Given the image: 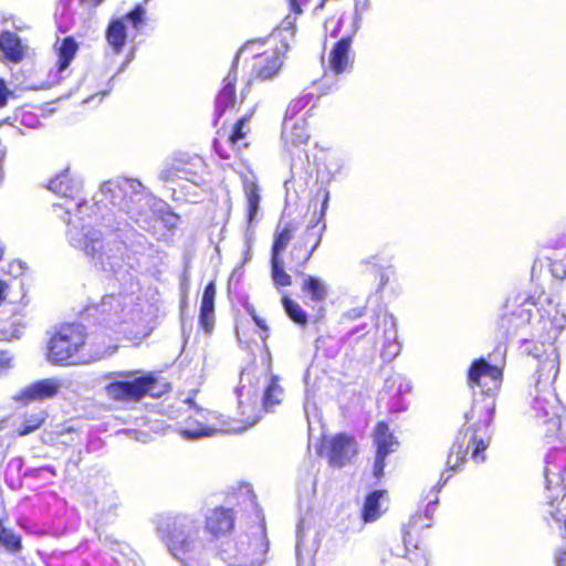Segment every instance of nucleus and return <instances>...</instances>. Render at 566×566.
Masks as SVG:
<instances>
[{
  "label": "nucleus",
  "mask_w": 566,
  "mask_h": 566,
  "mask_svg": "<svg viewBox=\"0 0 566 566\" xmlns=\"http://www.w3.org/2000/svg\"><path fill=\"white\" fill-rule=\"evenodd\" d=\"M293 229L289 227L284 228L275 238L273 247H272V256L271 258H281L280 254L285 250L289 242L292 239Z\"/></svg>",
  "instance_id": "nucleus-38"
},
{
  "label": "nucleus",
  "mask_w": 566,
  "mask_h": 566,
  "mask_svg": "<svg viewBox=\"0 0 566 566\" xmlns=\"http://www.w3.org/2000/svg\"><path fill=\"white\" fill-rule=\"evenodd\" d=\"M3 248L0 245V260L3 258Z\"/></svg>",
  "instance_id": "nucleus-54"
},
{
  "label": "nucleus",
  "mask_w": 566,
  "mask_h": 566,
  "mask_svg": "<svg viewBox=\"0 0 566 566\" xmlns=\"http://www.w3.org/2000/svg\"><path fill=\"white\" fill-rule=\"evenodd\" d=\"M13 356L7 350H0V374L7 371L12 367L11 361Z\"/></svg>",
  "instance_id": "nucleus-42"
},
{
  "label": "nucleus",
  "mask_w": 566,
  "mask_h": 566,
  "mask_svg": "<svg viewBox=\"0 0 566 566\" xmlns=\"http://www.w3.org/2000/svg\"><path fill=\"white\" fill-rule=\"evenodd\" d=\"M296 557H297V566H313L311 556H308L307 558H304L302 556L300 539L297 541V544H296Z\"/></svg>",
  "instance_id": "nucleus-44"
},
{
  "label": "nucleus",
  "mask_w": 566,
  "mask_h": 566,
  "mask_svg": "<svg viewBox=\"0 0 566 566\" xmlns=\"http://www.w3.org/2000/svg\"><path fill=\"white\" fill-rule=\"evenodd\" d=\"M254 376L250 371L241 375L240 386L237 389L239 412L241 419L229 422L219 419L216 412L199 409L191 399L185 402L195 408L196 418L189 417L185 424L179 428V433L187 440H196L202 437L212 436L216 432L241 433L249 427L254 426L261 418L259 407V389L253 382Z\"/></svg>",
  "instance_id": "nucleus-4"
},
{
  "label": "nucleus",
  "mask_w": 566,
  "mask_h": 566,
  "mask_svg": "<svg viewBox=\"0 0 566 566\" xmlns=\"http://www.w3.org/2000/svg\"><path fill=\"white\" fill-rule=\"evenodd\" d=\"M271 277L275 287H286L292 284V277L283 266L281 258H271Z\"/></svg>",
  "instance_id": "nucleus-33"
},
{
  "label": "nucleus",
  "mask_w": 566,
  "mask_h": 566,
  "mask_svg": "<svg viewBox=\"0 0 566 566\" xmlns=\"http://www.w3.org/2000/svg\"><path fill=\"white\" fill-rule=\"evenodd\" d=\"M313 234V245L308 247V242H296L290 253L291 260L295 266L302 268L311 259L313 252L317 249L322 240V228L314 229L311 232Z\"/></svg>",
  "instance_id": "nucleus-26"
},
{
  "label": "nucleus",
  "mask_w": 566,
  "mask_h": 566,
  "mask_svg": "<svg viewBox=\"0 0 566 566\" xmlns=\"http://www.w3.org/2000/svg\"><path fill=\"white\" fill-rule=\"evenodd\" d=\"M45 417L46 415L43 411L25 416L17 429L18 434L22 437L35 431L44 422Z\"/></svg>",
  "instance_id": "nucleus-35"
},
{
  "label": "nucleus",
  "mask_w": 566,
  "mask_h": 566,
  "mask_svg": "<svg viewBox=\"0 0 566 566\" xmlns=\"http://www.w3.org/2000/svg\"><path fill=\"white\" fill-rule=\"evenodd\" d=\"M282 304H283L284 311L286 312V314L293 322H295L300 325L306 324V322H307L306 313L302 310V307L296 302L291 300L289 296L284 295L282 297Z\"/></svg>",
  "instance_id": "nucleus-36"
},
{
  "label": "nucleus",
  "mask_w": 566,
  "mask_h": 566,
  "mask_svg": "<svg viewBox=\"0 0 566 566\" xmlns=\"http://www.w3.org/2000/svg\"><path fill=\"white\" fill-rule=\"evenodd\" d=\"M363 328H364V326L356 327V328H354V329H353V332H352V333H353V334H354V333H358V332H359V331H361Z\"/></svg>",
  "instance_id": "nucleus-53"
},
{
  "label": "nucleus",
  "mask_w": 566,
  "mask_h": 566,
  "mask_svg": "<svg viewBox=\"0 0 566 566\" xmlns=\"http://www.w3.org/2000/svg\"><path fill=\"white\" fill-rule=\"evenodd\" d=\"M494 413V405L492 399H486L484 402H475L471 406L470 410L464 415V424L460 430L455 442L452 444L447 458V472H442L441 479L438 482L439 488H442L453 472H457L472 449V460L476 463L485 461L484 451L490 444L492 429L491 423Z\"/></svg>",
  "instance_id": "nucleus-5"
},
{
  "label": "nucleus",
  "mask_w": 566,
  "mask_h": 566,
  "mask_svg": "<svg viewBox=\"0 0 566 566\" xmlns=\"http://www.w3.org/2000/svg\"><path fill=\"white\" fill-rule=\"evenodd\" d=\"M64 387H66V379L55 377L44 378L25 386L14 399L25 403L44 401L57 396Z\"/></svg>",
  "instance_id": "nucleus-16"
},
{
  "label": "nucleus",
  "mask_w": 566,
  "mask_h": 566,
  "mask_svg": "<svg viewBox=\"0 0 566 566\" xmlns=\"http://www.w3.org/2000/svg\"><path fill=\"white\" fill-rule=\"evenodd\" d=\"M243 190L248 205V222L251 224L260 208V189L254 180L245 177L243 180Z\"/></svg>",
  "instance_id": "nucleus-29"
},
{
  "label": "nucleus",
  "mask_w": 566,
  "mask_h": 566,
  "mask_svg": "<svg viewBox=\"0 0 566 566\" xmlns=\"http://www.w3.org/2000/svg\"><path fill=\"white\" fill-rule=\"evenodd\" d=\"M0 49L11 62L18 63L23 59L24 53L21 40L13 32L4 31L1 33Z\"/></svg>",
  "instance_id": "nucleus-27"
},
{
  "label": "nucleus",
  "mask_w": 566,
  "mask_h": 566,
  "mask_svg": "<svg viewBox=\"0 0 566 566\" xmlns=\"http://www.w3.org/2000/svg\"><path fill=\"white\" fill-rule=\"evenodd\" d=\"M214 297L216 286L213 282H210L202 293L199 316L200 325L206 332H210L214 324Z\"/></svg>",
  "instance_id": "nucleus-24"
},
{
  "label": "nucleus",
  "mask_w": 566,
  "mask_h": 566,
  "mask_svg": "<svg viewBox=\"0 0 566 566\" xmlns=\"http://www.w3.org/2000/svg\"><path fill=\"white\" fill-rule=\"evenodd\" d=\"M249 122L248 116L241 117L233 126L232 133L229 136V140L231 144H237L239 140H241L245 136L244 127L247 123Z\"/></svg>",
  "instance_id": "nucleus-40"
},
{
  "label": "nucleus",
  "mask_w": 566,
  "mask_h": 566,
  "mask_svg": "<svg viewBox=\"0 0 566 566\" xmlns=\"http://www.w3.org/2000/svg\"><path fill=\"white\" fill-rule=\"evenodd\" d=\"M363 314H364V311L361 308H353L349 312H347L346 315H347V317L355 319V318L363 316Z\"/></svg>",
  "instance_id": "nucleus-49"
},
{
  "label": "nucleus",
  "mask_w": 566,
  "mask_h": 566,
  "mask_svg": "<svg viewBox=\"0 0 566 566\" xmlns=\"http://www.w3.org/2000/svg\"><path fill=\"white\" fill-rule=\"evenodd\" d=\"M146 10L143 6L137 4L124 18L113 19L106 29V41L114 53L122 52L126 39L127 29L125 21L129 22L136 31H140L144 27Z\"/></svg>",
  "instance_id": "nucleus-13"
},
{
  "label": "nucleus",
  "mask_w": 566,
  "mask_h": 566,
  "mask_svg": "<svg viewBox=\"0 0 566 566\" xmlns=\"http://www.w3.org/2000/svg\"><path fill=\"white\" fill-rule=\"evenodd\" d=\"M441 488L439 484L433 486L429 494L426 496L428 500V505L424 511V515L416 514L410 517L408 524H406L402 528L403 533V544L405 551H410V548L421 552V549H427V547L419 541V533L429 528L432 525L433 516L432 513L434 511V506L438 503V493Z\"/></svg>",
  "instance_id": "nucleus-12"
},
{
  "label": "nucleus",
  "mask_w": 566,
  "mask_h": 566,
  "mask_svg": "<svg viewBox=\"0 0 566 566\" xmlns=\"http://www.w3.org/2000/svg\"><path fill=\"white\" fill-rule=\"evenodd\" d=\"M375 327L376 333L381 334V357L384 360L391 361L401 350L398 340L397 321L392 314L384 311L377 314Z\"/></svg>",
  "instance_id": "nucleus-15"
},
{
  "label": "nucleus",
  "mask_w": 566,
  "mask_h": 566,
  "mask_svg": "<svg viewBox=\"0 0 566 566\" xmlns=\"http://www.w3.org/2000/svg\"><path fill=\"white\" fill-rule=\"evenodd\" d=\"M356 442L347 434L333 437L328 447V460L333 467H343L356 454Z\"/></svg>",
  "instance_id": "nucleus-20"
},
{
  "label": "nucleus",
  "mask_w": 566,
  "mask_h": 566,
  "mask_svg": "<svg viewBox=\"0 0 566 566\" xmlns=\"http://www.w3.org/2000/svg\"><path fill=\"white\" fill-rule=\"evenodd\" d=\"M85 344V333L81 325L61 326L48 344V359L52 364L70 365L77 361V353Z\"/></svg>",
  "instance_id": "nucleus-9"
},
{
  "label": "nucleus",
  "mask_w": 566,
  "mask_h": 566,
  "mask_svg": "<svg viewBox=\"0 0 566 566\" xmlns=\"http://www.w3.org/2000/svg\"><path fill=\"white\" fill-rule=\"evenodd\" d=\"M0 545L11 553H15L21 549L20 535L3 526V520H0Z\"/></svg>",
  "instance_id": "nucleus-34"
},
{
  "label": "nucleus",
  "mask_w": 566,
  "mask_h": 566,
  "mask_svg": "<svg viewBox=\"0 0 566 566\" xmlns=\"http://www.w3.org/2000/svg\"><path fill=\"white\" fill-rule=\"evenodd\" d=\"M12 93L10 92V90L7 87V84L6 82L0 78V108L3 107L7 102H8V97L11 95Z\"/></svg>",
  "instance_id": "nucleus-43"
},
{
  "label": "nucleus",
  "mask_w": 566,
  "mask_h": 566,
  "mask_svg": "<svg viewBox=\"0 0 566 566\" xmlns=\"http://www.w3.org/2000/svg\"><path fill=\"white\" fill-rule=\"evenodd\" d=\"M565 560H566V547L556 553V555H555L556 566H566Z\"/></svg>",
  "instance_id": "nucleus-48"
},
{
  "label": "nucleus",
  "mask_w": 566,
  "mask_h": 566,
  "mask_svg": "<svg viewBox=\"0 0 566 566\" xmlns=\"http://www.w3.org/2000/svg\"><path fill=\"white\" fill-rule=\"evenodd\" d=\"M469 381L481 388V399L474 398L472 406L486 399H492L495 406L493 395L502 381V369L499 366L490 364L484 358L474 360L469 369Z\"/></svg>",
  "instance_id": "nucleus-11"
},
{
  "label": "nucleus",
  "mask_w": 566,
  "mask_h": 566,
  "mask_svg": "<svg viewBox=\"0 0 566 566\" xmlns=\"http://www.w3.org/2000/svg\"><path fill=\"white\" fill-rule=\"evenodd\" d=\"M205 520V531H201L198 520L184 514L169 516L158 526L170 554L179 559L182 566H206L203 562L208 556V551L205 539L200 536L201 533H209L218 537L229 532L234 525V515L231 509L209 510Z\"/></svg>",
  "instance_id": "nucleus-3"
},
{
  "label": "nucleus",
  "mask_w": 566,
  "mask_h": 566,
  "mask_svg": "<svg viewBox=\"0 0 566 566\" xmlns=\"http://www.w3.org/2000/svg\"><path fill=\"white\" fill-rule=\"evenodd\" d=\"M304 412L308 421L311 416H315L316 413V405L315 402L311 401L308 397H306L304 402Z\"/></svg>",
  "instance_id": "nucleus-46"
},
{
  "label": "nucleus",
  "mask_w": 566,
  "mask_h": 566,
  "mask_svg": "<svg viewBox=\"0 0 566 566\" xmlns=\"http://www.w3.org/2000/svg\"><path fill=\"white\" fill-rule=\"evenodd\" d=\"M127 63H128V62H125V63L123 64V66H122V69H120V70H123L124 67H126V64H127Z\"/></svg>",
  "instance_id": "nucleus-55"
},
{
  "label": "nucleus",
  "mask_w": 566,
  "mask_h": 566,
  "mask_svg": "<svg viewBox=\"0 0 566 566\" xmlns=\"http://www.w3.org/2000/svg\"><path fill=\"white\" fill-rule=\"evenodd\" d=\"M49 189L65 198L64 203H55L56 209L63 210L59 217L66 222L65 237L69 244L90 258L93 265L119 282L117 294L105 295L102 300V312L114 317L115 322L135 321L140 317L139 284L132 266L126 261V244L116 233L120 230L119 222L113 224L106 216L103 220L109 228L107 233L92 227L90 207L80 197L82 180L65 169L50 181Z\"/></svg>",
  "instance_id": "nucleus-1"
},
{
  "label": "nucleus",
  "mask_w": 566,
  "mask_h": 566,
  "mask_svg": "<svg viewBox=\"0 0 566 566\" xmlns=\"http://www.w3.org/2000/svg\"><path fill=\"white\" fill-rule=\"evenodd\" d=\"M116 375L122 379L106 385L105 392L108 398L126 402L140 400L146 395L157 396L154 391L157 380L151 374L134 378H132V373H118Z\"/></svg>",
  "instance_id": "nucleus-10"
},
{
  "label": "nucleus",
  "mask_w": 566,
  "mask_h": 566,
  "mask_svg": "<svg viewBox=\"0 0 566 566\" xmlns=\"http://www.w3.org/2000/svg\"><path fill=\"white\" fill-rule=\"evenodd\" d=\"M247 311L248 313L251 315L252 319L254 321V323L263 331H266L268 327L265 325V321L261 317H259L255 313V310L253 308V306H248L247 307Z\"/></svg>",
  "instance_id": "nucleus-45"
},
{
  "label": "nucleus",
  "mask_w": 566,
  "mask_h": 566,
  "mask_svg": "<svg viewBox=\"0 0 566 566\" xmlns=\"http://www.w3.org/2000/svg\"><path fill=\"white\" fill-rule=\"evenodd\" d=\"M310 135L306 129L305 118L295 120L284 119L282 124V139L286 148L306 145Z\"/></svg>",
  "instance_id": "nucleus-21"
},
{
  "label": "nucleus",
  "mask_w": 566,
  "mask_h": 566,
  "mask_svg": "<svg viewBox=\"0 0 566 566\" xmlns=\"http://www.w3.org/2000/svg\"><path fill=\"white\" fill-rule=\"evenodd\" d=\"M302 291L315 302H323L328 294V287L326 283L313 275L302 273Z\"/></svg>",
  "instance_id": "nucleus-28"
},
{
  "label": "nucleus",
  "mask_w": 566,
  "mask_h": 566,
  "mask_svg": "<svg viewBox=\"0 0 566 566\" xmlns=\"http://www.w3.org/2000/svg\"><path fill=\"white\" fill-rule=\"evenodd\" d=\"M105 356H106V352H103V353L97 354L94 359L99 360V359L104 358Z\"/></svg>",
  "instance_id": "nucleus-51"
},
{
  "label": "nucleus",
  "mask_w": 566,
  "mask_h": 566,
  "mask_svg": "<svg viewBox=\"0 0 566 566\" xmlns=\"http://www.w3.org/2000/svg\"><path fill=\"white\" fill-rule=\"evenodd\" d=\"M557 266H558V264H554V265H553V269H552L553 274H554V275H556V276H558V275H559V274L557 273Z\"/></svg>",
  "instance_id": "nucleus-52"
},
{
  "label": "nucleus",
  "mask_w": 566,
  "mask_h": 566,
  "mask_svg": "<svg viewBox=\"0 0 566 566\" xmlns=\"http://www.w3.org/2000/svg\"><path fill=\"white\" fill-rule=\"evenodd\" d=\"M175 163H180V159H174L170 163H167L165 167L160 170L158 177L161 181H171L176 178H180V174H176V170L172 169V165Z\"/></svg>",
  "instance_id": "nucleus-41"
},
{
  "label": "nucleus",
  "mask_w": 566,
  "mask_h": 566,
  "mask_svg": "<svg viewBox=\"0 0 566 566\" xmlns=\"http://www.w3.org/2000/svg\"><path fill=\"white\" fill-rule=\"evenodd\" d=\"M256 522L247 531L221 543L220 558L229 566H259L269 548L264 516H255Z\"/></svg>",
  "instance_id": "nucleus-7"
},
{
  "label": "nucleus",
  "mask_w": 566,
  "mask_h": 566,
  "mask_svg": "<svg viewBox=\"0 0 566 566\" xmlns=\"http://www.w3.org/2000/svg\"><path fill=\"white\" fill-rule=\"evenodd\" d=\"M3 158H4V153L0 149V181L2 180L3 178V171H2V163H3Z\"/></svg>",
  "instance_id": "nucleus-50"
},
{
  "label": "nucleus",
  "mask_w": 566,
  "mask_h": 566,
  "mask_svg": "<svg viewBox=\"0 0 566 566\" xmlns=\"http://www.w3.org/2000/svg\"><path fill=\"white\" fill-rule=\"evenodd\" d=\"M311 0H286L289 13L282 20L277 28V33L281 35L286 32L290 38H293L296 30L297 19L303 14L304 9L308 6Z\"/></svg>",
  "instance_id": "nucleus-25"
},
{
  "label": "nucleus",
  "mask_w": 566,
  "mask_h": 566,
  "mask_svg": "<svg viewBox=\"0 0 566 566\" xmlns=\"http://www.w3.org/2000/svg\"><path fill=\"white\" fill-rule=\"evenodd\" d=\"M172 169L176 174H180V179H186L195 185H200L205 181L203 174L206 170L205 161L201 157L195 156L189 159L188 163H175Z\"/></svg>",
  "instance_id": "nucleus-23"
},
{
  "label": "nucleus",
  "mask_w": 566,
  "mask_h": 566,
  "mask_svg": "<svg viewBox=\"0 0 566 566\" xmlns=\"http://www.w3.org/2000/svg\"><path fill=\"white\" fill-rule=\"evenodd\" d=\"M385 496L384 491H374L365 500L361 518L365 523L377 521L381 515L380 500Z\"/></svg>",
  "instance_id": "nucleus-31"
},
{
  "label": "nucleus",
  "mask_w": 566,
  "mask_h": 566,
  "mask_svg": "<svg viewBox=\"0 0 566 566\" xmlns=\"http://www.w3.org/2000/svg\"><path fill=\"white\" fill-rule=\"evenodd\" d=\"M369 8L368 0H355V13L359 18Z\"/></svg>",
  "instance_id": "nucleus-47"
},
{
  "label": "nucleus",
  "mask_w": 566,
  "mask_h": 566,
  "mask_svg": "<svg viewBox=\"0 0 566 566\" xmlns=\"http://www.w3.org/2000/svg\"><path fill=\"white\" fill-rule=\"evenodd\" d=\"M533 305L526 298L521 300L520 296L506 301L500 326L507 336L517 335L530 324Z\"/></svg>",
  "instance_id": "nucleus-14"
},
{
  "label": "nucleus",
  "mask_w": 566,
  "mask_h": 566,
  "mask_svg": "<svg viewBox=\"0 0 566 566\" xmlns=\"http://www.w3.org/2000/svg\"><path fill=\"white\" fill-rule=\"evenodd\" d=\"M352 45V36L342 38L333 46L329 54V69L334 74H340L350 66L349 52Z\"/></svg>",
  "instance_id": "nucleus-22"
},
{
  "label": "nucleus",
  "mask_w": 566,
  "mask_h": 566,
  "mask_svg": "<svg viewBox=\"0 0 566 566\" xmlns=\"http://www.w3.org/2000/svg\"><path fill=\"white\" fill-rule=\"evenodd\" d=\"M374 443L376 446V459L373 473L379 480L384 475L385 459L389 453L396 451L398 440L389 432V428L385 422H379L374 431Z\"/></svg>",
  "instance_id": "nucleus-17"
},
{
  "label": "nucleus",
  "mask_w": 566,
  "mask_h": 566,
  "mask_svg": "<svg viewBox=\"0 0 566 566\" xmlns=\"http://www.w3.org/2000/svg\"><path fill=\"white\" fill-rule=\"evenodd\" d=\"M566 448H552L545 458V518L560 522L566 515Z\"/></svg>",
  "instance_id": "nucleus-8"
},
{
  "label": "nucleus",
  "mask_w": 566,
  "mask_h": 566,
  "mask_svg": "<svg viewBox=\"0 0 566 566\" xmlns=\"http://www.w3.org/2000/svg\"><path fill=\"white\" fill-rule=\"evenodd\" d=\"M565 274H566V271H563V273L560 274V277H564Z\"/></svg>",
  "instance_id": "nucleus-56"
},
{
  "label": "nucleus",
  "mask_w": 566,
  "mask_h": 566,
  "mask_svg": "<svg viewBox=\"0 0 566 566\" xmlns=\"http://www.w3.org/2000/svg\"><path fill=\"white\" fill-rule=\"evenodd\" d=\"M327 201H328V192H326V195H325V199H324L323 205H322V211H321L319 218L317 219L316 222H314L313 224H310L306 228V231H305L303 238L298 242H308V247H312L313 245V234L311 233L312 230L321 229L322 228V233L324 232L326 227H325V223H322V219H323V217L325 214V209L327 207Z\"/></svg>",
  "instance_id": "nucleus-39"
},
{
  "label": "nucleus",
  "mask_w": 566,
  "mask_h": 566,
  "mask_svg": "<svg viewBox=\"0 0 566 566\" xmlns=\"http://www.w3.org/2000/svg\"><path fill=\"white\" fill-rule=\"evenodd\" d=\"M287 51V44L283 43L271 52L259 55L253 64L252 74L261 81L272 80L283 65V54Z\"/></svg>",
  "instance_id": "nucleus-19"
},
{
  "label": "nucleus",
  "mask_w": 566,
  "mask_h": 566,
  "mask_svg": "<svg viewBox=\"0 0 566 566\" xmlns=\"http://www.w3.org/2000/svg\"><path fill=\"white\" fill-rule=\"evenodd\" d=\"M539 324L545 332L543 342L531 343L525 348L528 355L539 361L534 384L528 392L530 406L536 422L543 427L545 437L563 439L565 434L562 423L564 408L554 387L559 371V363L553 340L565 327L566 317L554 310L553 316H542Z\"/></svg>",
  "instance_id": "nucleus-2"
},
{
  "label": "nucleus",
  "mask_w": 566,
  "mask_h": 566,
  "mask_svg": "<svg viewBox=\"0 0 566 566\" xmlns=\"http://www.w3.org/2000/svg\"><path fill=\"white\" fill-rule=\"evenodd\" d=\"M78 45L72 36L65 38L59 48L57 71L62 74L74 59Z\"/></svg>",
  "instance_id": "nucleus-32"
},
{
  "label": "nucleus",
  "mask_w": 566,
  "mask_h": 566,
  "mask_svg": "<svg viewBox=\"0 0 566 566\" xmlns=\"http://www.w3.org/2000/svg\"><path fill=\"white\" fill-rule=\"evenodd\" d=\"M279 377L271 375L265 387L262 403L265 411L271 410L276 405H280L284 397V389L279 384Z\"/></svg>",
  "instance_id": "nucleus-30"
},
{
  "label": "nucleus",
  "mask_w": 566,
  "mask_h": 566,
  "mask_svg": "<svg viewBox=\"0 0 566 566\" xmlns=\"http://www.w3.org/2000/svg\"><path fill=\"white\" fill-rule=\"evenodd\" d=\"M96 205L109 203L112 216L125 213L142 228L150 226L153 218V198L146 193L144 186L135 179L117 178L104 182L98 192Z\"/></svg>",
  "instance_id": "nucleus-6"
},
{
  "label": "nucleus",
  "mask_w": 566,
  "mask_h": 566,
  "mask_svg": "<svg viewBox=\"0 0 566 566\" xmlns=\"http://www.w3.org/2000/svg\"><path fill=\"white\" fill-rule=\"evenodd\" d=\"M258 44L256 41L245 43L241 50L234 56L232 67L229 71L228 75L223 80V87L217 95L216 98V113L218 116H221L224 111L229 107H232L235 102V82H237V63L239 56L252 50V48Z\"/></svg>",
  "instance_id": "nucleus-18"
},
{
  "label": "nucleus",
  "mask_w": 566,
  "mask_h": 566,
  "mask_svg": "<svg viewBox=\"0 0 566 566\" xmlns=\"http://www.w3.org/2000/svg\"><path fill=\"white\" fill-rule=\"evenodd\" d=\"M314 98V95L311 93L304 94L293 101L290 102L284 119L295 120L297 119V114L304 109Z\"/></svg>",
  "instance_id": "nucleus-37"
}]
</instances>
